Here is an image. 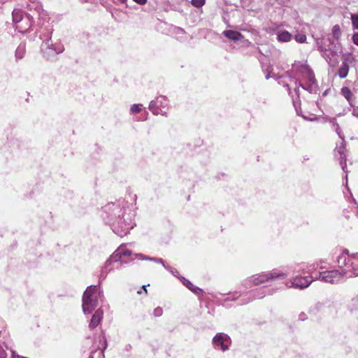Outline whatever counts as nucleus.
Listing matches in <instances>:
<instances>
[{
    "label": "nucleus",
    "mask_w": 358,
    "mask_h": 358,
    "mask_svg": "<svg viewBox=\"0 0 358 358\" xmlns=\"http://www.w3.org/2000/svg\"><path fill=\"white\" fill-rule=\"evenodd\" d=\"M127 203L119 201L117 203H109L103 208V212L108 219L113 232L119 236H124L133 229L134 223L129 215L125 213Z\"/></svg>",
    "instance_id": "obj_1"
},
{
    "label": "nucleus",
    "mask_w": 358,
    "mask_h": 358,
    "mask_svg": "<svg viewBox=\"0 0 358 358\" xmlns=\"http://www.w3.org/2000/svg\"><path fill=\"white\" fill-rule=\"evenodd\" d=\"M337 264L343 268L347 278L358 275V253L350 254L344 250L337 257Z\"/></svg>",
    "instance_id": "obj_2"
},
{
    "label": "nucleus",
    "mask_w": 358,
    "mask_h": 358,
    "mask_svg": "<svg viewBox=\"0 0 358 358\" xmlns=\"http://www.w3.org/2000/svg\"><path fill=\"white\" fill-rule=\"evenodd\" d=\"M103 296V292L96 286H88L83 296V311L85 314H90L98 306L99 299Z\"/></svg>",
    "instance_id": "obj_3"
},
{
    "label": "nucleus",
    "mask_w": 358,
    "mask_h": 358,
    "mask_svg": "<svg viewBox=\"0 0 358 358\" xmlns=\"http://www.w3.org/2000/svg\"><path fill=\"white\" fill-rule=\"evenodd\" d=\"M131 251L126 247H119L113 255L106 262L104 266L101 268L99 275V284L106 278L108 272L113 268L114 266H111L112 263L122 262L124 257H129L131 255Z\"/></svg>",
    "instance_id": "obj_4"
},
{
    "label": "nucleus",
    "mask_w": 358,
    "mask_h": 358,
    "mask_svg": "<svg viewBox=\"0 0 358 358\" xmlns=\"http://www.w3.org/2000/svg\"><path fill=\"white\" fill-rule=\"evenodd\" d=\"M13 22L16 24V29L20 32L27 31L32 26L33 16L26 14L24 16L20 9H15L12 13Z\"/></svg>",
    "instance_id": "obj_5"
},
{
    "label": "nucleus",
    "mask_w": 358,
    "mask_h": 358,
    "mask_svg": "<svg viewBox=\"0 0 358 358\" xmlns=\"http://www.w3.org/2000/svg\"><path fill=\"white\" fill-rule=\"evenodd\" d=\"M316 279L320 280L324 282L339 283L343 282L346 278V275L343 268L341 270H331L320 272Z\"/></svg>",
    "instance_id": "obj_6"
},
{
    "label": "nucleus",
    "mask_w": 358,
    "mask_h": 358,
    "mask_svg": "<svg viewBox=\"0 0 358 358\" xmlns=\"http://www.w3.org/2000/svg\"><path fill=\"white\" fill-rule=\"evenodd\" d=\"M285 77H287L290 82H294L295 83V85L296 87V88L295 89V92L297 95V99H299V87L308 91L310 93H316L317 92V85L314 75L305 79L307 81L306 85H303L300 82H298V80L294 77L291 76L289 72H287L285 73Z\"/></svg>",
    "instance_id": "obj_7"
},
{
    "label": "nucleus",
    "mask_w": 358,
    "mask_h": 358,
    "mask_svg": "<svg viewBox=\"0 0 358 358\" xmlns=\"http://www.w3.org/2000/svg\"><path fill=\"white\" fill-rule=\"evenodd\" d=\"M286 277V273L280 272L277 270H273L271 272L255 275L251 278V280L255 285H259L268 281L269 280H273L278 278H285Z\"/></svg>",
    "instance_id": "obj_8"
},
{
    "label": "nucleus",
    "mask_w": 358,
    "mask_h": 358,
    "mask_svg": "<svg viewBox=\"0 0 358 358\" xmlns=\"http://www.w3.org/2000/svg\"><path fill=\"white\" fill-rule=\"evenodd\" d=\"M292 71L296 76L301 77L304 80L314 75L313 71L306 62H295L292 66Z\"/></svg>",
    "instance_id": "obj_9"
},
{
    "label": "nucleus",
    "mask_w": 358,
    "mask_h": 358,
    "mask_svg": "<svg viewBox=\"0 0 358 358\" xmlns=\"http://www.w3.org/2000/svg\"><path fill=\"white\" fill-rule=\"evenodd\" d=\"M168 106V101L165 96H159L156 100L152 101L149 104V110L155 115H164V109Z\"/></svg>",
    "instance_id": "obj_10"
},
{
    "label": "nucleus",
    "mask_w": 358,
    "mask_h": 358,
    "mask_svg": "<svg viewBox=\"0 0 358 358\" xmlns=\"http://www.w3.org/2000/svg\"><path fill=\"white\" fill-rule=\"evenodd\" d=\"M213 343L215 348H220L222 351H226L229 349L231 342L230 337L227 334L218 333L214 336Z\"/></svg>",
    "instance_id": "obj_11"
},
{
    "label": "nucleus",
    "mask_w": 358,
    "mask_h": 358,
    "mask_svg": "<svg viewBox=\"0 0 358 358\" xmlns=\"http://www.w3.org/2000/svg\"><path fill=\"white\" fill-rule=\"evenodd\" d=\"M41 50L44 54H59L64 50V48L61 43L52 44L50 38L43 41L41 45Z\"/></svg>",
    "instance_id": "obj_12"
},
{
    "label": "nucleus",
    "mask_w": 358,
    "mask_h": 358,
    "mask_svg": "<svg viewBox=\"0 0 358 358\" xmlns=\"http://www.w3.org/2000/svg\"><path fill=\"white\" fill-rule=\"evenodd\" d=\"M355 61V58L352 54L345 55L343 57L342 64L338 69V75L341 78H345L348 76L350 64Z\"/></svg>",
    "instance_id": "obj_13"
},
{
    "label": "nucleus",
    "mask_w": 358,
    "mask_h": 358,
    "mask_svg": "<svg viewBox=\"0 0 358 358\" xmlns=\"http://www.w3.org/2000/svg\"><path fill=\"white\" fill-rule=\"evenodd\" d=\"M313 281V279L310 276L307 277H301L297 276L292 279V287L294 288L299 289H304L308 287L311 282Z\"/></svg>",
    "instance_id": "obj_14"
},
{
    "label": "nucleus",
    "mask_w": 358,
    "mask_h": 358,
    "mask_svg": "<svg viewBox=\"0 0 358 358\" xmlns=\"http://www.w3.org/2000/svg\"><path fill=\"white\" fill-rule=\"evenodd\" d=\"M345 141L342 140L341 145L337 146L335 149V153H338L339 155L338 160L340 162V164L341 166L342 170L347 173L346 171V155H345Z\"/></svg>",
    "instance_id": "obj_15"
},
{
    "label": "nucleus",
    "mask_w": 358,
    "mask_h": 358,
    "mask_svg": "<svg viewBox=\"0 0 358 358\" xmlns=\"http://www.w3.org/2000/svg\"><path fill=\"white\" fill-rule=\"evenodd\" d=\"M103 310L101 309H98L96 310L94 314L92 315L90 323L89 324V327L91 329H94L101 322V321L103 319Z\"/></svg>",
    "instance_id": "obj_16"
},
{
    "label": "nucleus",
    "mask_w": 358,
    "mask_h": 358,
    "mask_svg": "<svg viewBox=\"0 0 358 358\" xmlns=\"http://www.w3.org/2000/svg\"><path fill=\"white\" fill-rule=\"evenodd\" d=\"M318 50L322 53V57L326 59L327 62H330L332 57L337 55L336 50L327 49L322 45H318Z\"/></svg>",
    "instance_id": "obj_17"
},
{
    "label": "nucleus",
    "mask_w": 358,
    "mask_h": 358,
    "mask_svg": "<svg viewBox=\"0 0 358 358\" xmlns=\"http://www.w3.org/2000/svg\"><path fill=\"white\" fill-rule=\"evenodd\" d=\"M180 281L183 283L185 286H186L189 289H190L192 292L200 294L203 293V291L201 288L194 286L189 280L185 278L184 277L179 278Z\"/></svg>",
    "instance_id": "obj_18"
},
{
    "label": "nucleus",
    "mask_w": 358,
    "mask_h": 358,
    "mask_svg": "<svg viewBox=\"0 0 358 358\" xmlns=\"http://www.w3.org/2000/svg\"><path fill=\"white\" fill-rule=\"evenodd\" d=\"M223 35L234 41H240L243 38V36L240 32L234 30L224 31Z\"/></svg>",
    "instance_id": "obj_19"
},
{
    "label": "nucleus",
    "mask_w": 358,
    "mask_h": 358,
    "mask_svg": "<svg viewBox=\"0 0 358 358\" xmlns=\"http://www.w3.org/2000/svg\"><path fill=\"white\" fill-rule=\"evenodd\" d=\"M276 35L280 42H288L292 38V35L286 30L278 31Z\"/></svg>",
    "instance_id": "obj_20"
},
{
    "label": "nucleus",
    "mask_w": 358,
    "mask_h": 358,
    "mask_svg": "<svg viewBox=\"0 0 358 358\" xmlns=\"http://www.w3.org/2000/svg\"><path fill=\"white\" fill-rule=\"evenodd\" d=\"M25 52V45L24 44H20L15 50V57L17 59H22L24 57Z\"/></svg>",
    "instance_id": "obj_21"
},
{
    "label": "nucleus",
    "mask_w": 358,
    "mask_h": 358,
    "mask_svg": "<svg viewBox=\"0 0 358 358\" xmlns=\"http://www.w3.org/2000/svg\"><path fill=\"white\" fill-rule=\"evenodd\" d=\"M331 34L334 39L338 40L341 36V29L338 24H336L332 27Z\"/></svg>",
    "instance_id": "obj_22"
},
{
    "label": "nucleus",
    "mask_w": 358,
    "mask_h": 358,
    "mask_svg": "<svg viewBox=\"0 0 358 358\" xmlns=\"http://www.w3.org/2000/svg\"><path fill=\"white\" fill-rule=\"evenodd\" d=\"M341 94L348 101H350L352 96L351 90L348 87H342Z\"/></svg>",
    "instance_id": "obj_23"
},
{
    "label": "nucleus",
    "mask_w": 358,
    "mask_h": 358,
    "mask_svg": "<svg viewBox=\"0 0 358 358\" xmlns=\"http://www.w3.org/2000/svg\"><path fill=\"white\" fill-rule=\"evenodd\" d=\"M27 8L30 11L34 10V11H36L38 15L41 10V6L38 3L33 2L31 4H28Z\"/></svg>",
    "instance_id": "obj_24"
},
{
    "label": "nucleus",
    "mask_w": 358,
    "mask_h": 358,
    "mask_svg": "<svg viewBox=\"0 0 358 358\" xmlns=\"http://www.w3.org/2000/svg\"><path fill=\"white\" fill-rule=\"evenodd\" d=\"M350 20L353 29L358 30V14H351Z\"/></svg>",
    "instance_id": "obj_25"
},
{
    "label": "nucleus",
    "mask_w": 358,
    "mask_h": 358,
    "mask_svg": "<svg viewBox=\"0 0 358 358\" xmlns=\"http://www.w3.org/2000/svg\"><path fill=\"white\" fill-rule=\"evenodd\" d=\"M206 3V0H192L191 4L196 8H201Z\"/></svg>",
    "instance_id": "obj_26"
},
{
    "label": "nucleus",
    "mask_w": 358,
    "mask_h": 358,
    "mask_svg": "<svg viewBox=\"0 0 358 358\" xmlns=\"http://www.w3.org/2000/svg\"><path fill=\"white\" fill-rule=\"evenodd\" d=\"M266 295V292L264 290H257L254 292L253 296L252 299H262Z\"/></svg>",
    "instance_id": "obj_27"
},
{
    "label": "nucleus",
    "mask_w": 358,
    "mask_h": 358,
    "mask_svg": "<svg viewBox=\"0 0 358 358\" xmlns=\"http://www.w3.org/2000/svg\"><path fill=\"white\" fill-rule=\"evenodd\" d=\"M141 104H133L131 107L130 111L132 113H139L141 110Z\"/></svg>",
    "instance_id": "obj_28"
},
{
    "label": "nucleus",
    "mask_w": 358,
    "mask_h": 358,
    "mask_svg": "<svg viewBox=\"0 0 358 358\" xmlns=\"http://www.w3.org/2000/svg\"><path fill=\"white\" fill-rule=\"evenodd\" d=\"M295 40L299 43H304L306 40V36L305 34H296L295 36Z\"/></svg>",
    "instance_id": "obj_29"
},
{
    "label": "nucleus",
    "mask_w": 358,
    "mask_h": 358,
    "mask_svg": "<svg viewBox=\"0 0 358 358\" xmlns=\"http://www.w3.org/2000/svg\"><path fill=\"white\" fill-rule=\"evenodd\" d=\"M164 268H165L166 270L169 271H170V272H171V273L174 276H176V277L180 278V277L178 276L179 273H178V271L176 268H173L171 267V266H169V265H168V266H164Z\"/></svg>",
    "instance_id": "obj_30"
},
{
    "label": "nucleus",
    "mask_w": 358,
    "mask_h": 358,
    "mask_svg": "<svg viewBox=\"0 0 358 358\" xmlns=\"http://www.w3.org/2000/svg\"><path fill=\"white\" fill-rule=\"evenodd\" d=\"M163 314V310L161 307H157L153 311V315L155 317H159Z\"/></svg>",
    "instance_id": "obj_31"
},
{
    "label": "nucleus",
    "mask_w": 358,
    "mask_h": 358,
    "mask_svg": "<svg viewBox=\"0 0 358 358\" xmlns=\"http://www.w3.org/2000/svg\"><path fill=\"white\" fill-rule=\"evenodd\" d=\"M334 127H336L335 130H336V132L337 133V134L338 135V136L341 138V140L344 139V137L342 134V131H341L339 125L338 124H335Z\"/></svg>",
    "instance_id": "obj_32"
},
{
    "label": "nucleus",
    "mask_w": 358,
    "mask_h": 358,
    "mask_svg": "<svg viewBox=\"0 0 358 358\" xmlns=\"http://www.w3.org/2000/svg\"><path fill=\"white\" fill-rule=\"evenodd\" d=\"M278 83L280 84L283 85V86H285V87H286L287 88V90H288L289 94H292L291 89H290V87H289V86L287 83H285L284 80H282L281 79L279 80Z\"/></svg>",
    "instance_id": "obj_33"
},
{
    "label": "nucleus",
    "mask_w": 358,
    "mask_h": 358,
    "mask_svg": "<svg viewBox=\"0 0 358 358\" xmlns=\"http://www.w3.org/2000/svg\"><path fill=\"white\" fill-rule=\"evenodd\" d=\"M352 41L353 43L358 45V32H356L353 35H352Z\"/></svg>",
    "instance_id": "obj_34"
},
{
    "label": "nucleus",
    "mask_w": 358,
    "mask_h": 358,
    "mask_svg": "<svg viewBox=\"0 0 358 358\" xmlns=\"http://www.w3.org/2000/svg\"><path fill=\"white\" fill-rule=\"evenodd\" d=\"M102 346H103V349H102V352L107 348V341H106V338H105L104 336H103V344H102Z\"/></svg>",
    "instance_id": "obj_35"
},
{
    "label": "nucleus",
    "mask_w": 358,
    "mask_h": 358,
    "mask_svg": "<svg viewBox=\"0 0 358 358\" xmlns=\"http://www.w3.org/2000/svg\"><path fill=\"white\" fill-rule=\"evenodd\" d=\"M133 1L139 5H145L147 3V0H133Z\"/></svg>",
    "instance_id": "obj_36"
},
{
    "label": "nucleus",
    "mask_w": 358,
    "mask_h": 358,
    "mask_svg": "<svg viewBox=\"0 0 358 358\" xmlns=\"http://www.w3.org/2000/svg\"><path fill=\"white\" fill-rule=\"evenodd\" d=\"M306 315L304 313H301L299 316V319L301 321L306 320Z\"/></svg>",
    "instance_id": "obj_37"
},
{
    "label": "nucleus",
    "mask_w": 358,
    "mask_h": 358,
    "mask_svg": "<svg viewBox=\"0 0 358 358\" xmlns=\"http://www.w3.org/2000/svg\"><path fill=\"white\" fill-rule=\"evenodd\" d=\"M143 259H145V260H149V261H152V262H157V259L158 258L157 257H143Z\"/></svg>",
    "instance_id": "obj_38"
},
{
    "label": "nucleus",
    "mask_w": 358,
    "mask_h": 358,
    "mask_svg": "<svg viewBox=\"0 0 358 358\" xmlns=\"http://www.w3.org/2000/svg\"><path fill=\"white\" fill-rule=\"evenodd\" d=\"M136 257L142 260H145V259H143V257H148V256H145L143 254H136Z\"/></svg>",
    "instance_id": "obj_39"
},
{
    "label": "nucleus",
    "mask_w": 358,
    "mask_h": 358,
    "mask_svg": "<svg viewBox=\"0 0 358 358\" xmlns=\"http://www.w3.org/2000/svg\"><path fill=\"white\" fill-rule=\"evenodd\" d=\"M157 263L162 264V266H163L164 267V266H167V265L165 264L164 261L162 259H161V258H158V259H157Z\"/></svg>",
    "instance_id": "obj_40"
},
{
    "label": "nucleus",
    "mask_w": 358,
    "mask_h": 358,
    "mask_svg": "<svg viewBox=\"0 0 358 358\" xmlns=\"http://www.w3.org/2000/svg\"><path fill=\"white\" fill-rule=\"evenodd\" d=\"M316 269V267H315V264H313L311 265L309 268H308V272H312L313 271L315 270Z\"/></svg>",
    "instance_id": "obj_41"
},
{
    "label": "nucleus",
    "mask_w": 358,
    "mask_h": 358,
    "mask_svg": "<svg viewBox=\"0 0 358 358\" xmlns=\"http://www.w3.org/2000/svg\"><path fill=\"white\" fill-rule=\"evenodd\" d=\"M0 358H6V353L3 350H1Z\"/></svg>",
    "instance_id": "obj_42"
},
{
    "label": "nucleus",
    "mask_w": 358,
    "mask_h": 358,
    "mask_svg": "<svg viewBox=\"0 0 358 358\" xmlns=\"http://www.w3.org/2000/svg\"><path fill=\"white\" fill-rule=\"evenodd\" d=\"M298 100H295L293 99V104L294 106L296 107V103H297Z\"/></svg>",
    "instance_id": "obj_43"
},
{
    "label": "nucleus",
    "mask_w": 358,
    "mask_h": 358,
    "mask_svg": "<svg viewBox=\"0 0 358 358\" xmlns=\"http://www.w3.org/2000/svg\"><path fill=\"white\" fill-rule=\"evenodd\" d=\"M121 3H126L127 0H119Z\"/></svg>",
    "instance_id": "obj_44"
},
{
    "label": "nucleus",
    "mask_w": 358,
    "mask_h": 358,
    "mask_svg": "<svg viewBox=\"0 0 358 358\" xmlns=\"http://www.w3.org/2000/svg\"><path fill=\"white\" fill-rule=\"evenodd\" d=\"M271 77L270 74L268 73L266 76V79H268L269 78Z\"/></svg>",
    "instance_id": "obj_45"
},
{
    "label": "nucleus",
    "mask_w": 358,
    "mask_h": 358,
    "mask_svg": "<svg viewBox=\"0 0 358 358\" xmlns=\"http://www.w3.org/2000/svg\"><path fill=\"white\" fill-rule=\"evenodd\" d=\"M273 293V290H269L268 292V294H272Z\"/></svg>",
    "instance_id": "obj_46"
},
{
    "label": "nucleus",
    "mask_w": 358,
    "mask_h": 358,
    "mask_svg": "<svg viewBox=\"0 0 358 358\" xmlns=\"http://www.w3.org/2000/svg\"><path fill=\"white\" fill-rule=\"evenodd\" d=\"M142 288H143V289H144V290H145V292H147V289H146V288H145V285H143V286L142 287Z\"/></svg>",
    "instance_id": "obj_47"
},
{
    "label": "nucleus",
    "mask_w": 358,
    "mask_h": 358,
    "mask_svg": "<svg viewBox=\"0 0 358 358\" xmlns=\"http://www.w3.org/2000/svg\"><path fill=\"white\" fill-rule=\"evenodd\" d=\"M18 24L26 25V22H20V23H18Z\"/></svg>",
    "instance_id": "obj_48"
}]
</instances>
